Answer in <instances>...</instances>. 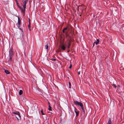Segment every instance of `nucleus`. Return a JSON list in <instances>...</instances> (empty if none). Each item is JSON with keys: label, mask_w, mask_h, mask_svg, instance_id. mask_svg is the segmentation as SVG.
I'll return each instance as SVG.
<instances>
[{"label": "nucleus", "mask_w": 124, "mask_h": 124, "mask_svg": "<svg viewBox=\"0 0 124 124\" xmlns=\"http://www.w3.org/2000/svg\"><path fill=\"white\" fill-rule=\"evenodd\" d=\"M48 110L49 111H52V108L50 105H49V108H48Z\"/></svg>", "instance_id": "14"}, {"label": "nucleus", "mask_w": 124, "mask_h": 124, "mask_svg": "<svg viewBox=\"0 0 124 124\" xmlns=\"http://www.w3.org/2000/svg\"><path fill=\"white\" fill-rule=\"evenodd\" d=\"M18 23L19 25H21V20L20 19V18L19 17H18Z\"/></svg>", "instance_id": "7"}, {"label": "nucleus", "mask_w": 124, "mask_h": 124, "mask_svg": "<svg viewBox=\"0 0 124 124\" xmlns=\"http://www.w3.org/2000/svg\"><path fill=\"white\" fill-rule=\"evenodd\" d=\"M99 40L98 39H97V41L94 42V43H95L96 45L98 44L99 43Z\"/></svg>", "instance_id": "10"}, {"label": "nucleus", "mask_w": 124, "mask_h": 124, "mask_svg": "<svg viewBox=\"0 0 124 124\" xmlns=\"http://www.w3.org/2000/svg\"><path fill=\"white\" fill-rule=\"evenodd\" d=\"M68 42H66L64 44L61 43L59 46L60 48L63 51L66 50V47L68 49L70 46L71 43L70 39H69Z\"/></svg>", "instance_id": "1"}, {"label": "nucleus", "mask_w": 124, "mask_h": 124, "mask_svg": "<svg viewBox=\"0 0 124 124\" xmlns=\"http://www.w3.org/2000/svg\"><path fill=\"white\" fill-rule=\"evenodd\" d=\"M48 46L47 45H46V48L47 50L48 49Z\"/></svg>", "instance_id": "20"}, {"label": "nucleus", "mask_w": 124, "mask_h": 124, "mask_svg": "<svg viewBox=\"0 0 124 124\" xmlns=\"http://www.w3.org/2000/svg\"><path fill=\"white\" fill-rule=\"evenodd\" d=\"M28 26L29 29H30V31L31 30L30 28H31V27L30 26V24H29V25H28Z\"/></svg>", "instance_id": "19"}, {"label": "nucleus", "mask_w": 124, "mask_h": 124, "mask_svg": "<svg viewBox=\"0 0 124 124\" xmlns=\"http://www.w3.org/2000/svg\"><path fill=\"white\" fill-rule=\"evenodd\" d=\"M20 25H18V27L19 28H20Z\"/></svg>", "instance_id": "29"}, {"label": "nucleus", "mask_w": 124, "mask_h": 124, "mask_svg": "<svg viewBox=\"0 0 124 124\" xmlns=\"http://www.w3.org/2000/svg\"><path fill=\"white\" fill-rule=\"evenodd\" d=\"M23 93V91L22 90H19V95H20L22 94Z\"/></svg>", "instance_id": "13"}, {"label": "nucleus", "mask_w": 124, "mask_h": 124, "mask_svg": "<svg viewBox=\"0 0 124 124\" xmlns=\"http://www.w3.org/2000/svg\"><path fill=\"white\" fill-rule=\"evenodd\" d=\"M29 24H30V19L29 18Z\"/></svg>", "instance_id": "28"}, {"label": "nucleus", "mask_w": 124, "mask_h": 124, "mask_svg": "<svg viewBox=\"0 0 124 124\" xmlns=\"http://www.w3.org/2000/svg\"><path fill=\"white\" fill-rule=\"evenodd\" d=\"M69 52V51H68V52Z\"/></svg>", "instance_id": "36"}, {"label": "nucleus", "mask_w": 124, "mask_h": 124, "mask_svg": "<svg viewBox=\"0 0 124 124\" xmlns=\"http://www.w3.org/2000/svg\"><path fill=\"white\" fill-rule=\"evenodd\" d=\"M17 5L18 7L20 8H21V7L19 6V4L18 2V1L17 0H15Z\"/></svg>", "instance_id": "12"}, {"label": "nucleus", "mask_w": 124, "mask_h": 124, "mask_svg": "<svg viewBox=\"0 0 124 124\" xmlns=\"http://www.w3.org/2000/svg\"><path fill=\"white\" fill-rule=\"evenodd\" d=\"M20 9L21 10L22 12V13H23L24 14L25 13V9H23L21 7V8H20Z\"/></svg>", "instance_id": "8"}, {"label": "nucleus", "mask_w": 124, "mask_h": 124, "mask_svg": "<svg viewBox=\"0 0 124 124\" xmlns=\"http://www.w3.org/2000/svg\"><path fill=\"white\" fill-rule=\"evenodd\" d=\"M72 67V65H71V64L69 67V68L71 69V68Z\"/></svg>", "instance_id": "24"}, {"label": "nucleus", "mask_w": 124, "mask_h": 124, "mask_svg": "<svg viewBox=\"0 0 124 124\" xmlns=\"http://www.w3.org/2000/svg\"><path fill=\"white\" fill-rule=\"evenodd\" d=\"M78 75H79L80 74V71H79L78 72Z\"/></svg>", "instance_id": "30"}, {"label": "nucleus", "mask_w": 124, "mask_h": 124, "mask_svg": "<svg viewBox=\"0 0 124 124\" xmlns=\"http://www.w3.org/2000/svg\"><path fill=\"white\" fill-rule=\"evenodd\" d=\"M69 88H70V86H71V83H70V82H69Z\"/></svg>", "instance_id": "22"}, {"label": "nucleus", "mask_w": 124, "mask_h": 124, "mask_svg": "<svg viewBox=\"0 0 124 124\" xmlns=\"http://www.w3.org/2000/svg\"><path fill=\"white\" fill-rule=\"evenodd\" d=\"M95 44V43H93V47H94V45Z\"/></svg>", "instance_id": "31"}, {"label": "nucleus", "mask_w": 124, "mask_h": 124, "mask_svg": "<svg viewBox=\"0 0 124 124\" xmlns=\"http://www.w3.org/2000/svg\"><path fill=\"white\" fill-rule=\"evenodd\" d=\"M67 29V27H66L63 29V30H64V31H65Z\"/></svg>", "instance_id": "23"}, {"label": "nucleus", "mask_w": 124, "mask_h": 124, "mask_svg": "<svg viewBox=\"0 0 124 124\" xmlns=\"http://www.w3.org/2000/svg\"><path fill=\"white\" fill-rule=\"evenodd\" d=\"M107 124H112L111 119L110 118H109V120L108 121Z\"/></svg>", "instance_id": "9"}, {"label": "nucleus", "mask_w": 124, "mask_h": 124, "mask_svg": "<svg viewBox=\"0 0 124 124\" xmlns=\"http://www.w3.org/2000/svg\"><path fill=\"white\" fill-rule=\"evenodd\" d=\"M113 85L114 88H116L117 86L115 84H113Z\"/></svg>", "instance_id": "18"}, {"label": "nucleus", "mask_w": 124, "mask_h": 124, "mask_svg": "<svg viewBox=\"0 0 124 124\" xmlns=\"http://www.w3.org/2000/svg\"><path fill=\"white\" fill-rule=\"evenodd\" d=\"M22 2H24L23 0H22Z\"/></svg>", "instance_id": "32"}, {"label": "nucleus", "mask_w": 124, "mask_h": 124, "mask_svg": "<svg viewBox=\"0 0 124 124\" xmlns=\"http://www.w3.org/2000/svg\"><path fill=\"white\" fill-rule=\"evenodd\" d=\"M83 9H84L85 10L86 9V7L85 6H84L83 7Z\"/></svg>", "instance_id": "21"}, {"label": "nucleus", "mask_w": 124, "mask_h": 124, "mask_svg": "<svg viewBox=\"0 0 124 124\" xmlns=\"http://www.w3.org/2000/svg\"><path fill=\"white\" fill-rule=\"evenodd\" d=\"M74 104L76 105H79L81 108L82 109V111L83 113V114L85 113V111L84 108L83 106L82 103L81 102H79L77 101H74Z\"/></svg>", "instance_id": "3"}, {"label": "nucleus", "mask_w": 124, "mask_h": 124, "mask_svg": "<svg viewBox=\"0 0 124 124\" xmlns=\"http://www.w3.org/2000/svg\"><path fill=\"white\" fill-rule=\"evenodd\" d=\"M48 104H49V105H49V104H50V103H49V102H48Z\"/></svg>", "instance_id": "34"}, {"label": "nucleus", "mask_w": 124, "mask_h": 124, "mask_svg": "<svg viewBox=\"0 0 124 124\" xmlns=\"http://www.w3.org/2000/svg\"><path fill=\"white\" fill-rule=\"evenodd\" d=\"M19 29L20 30H22V32H23V30H22V29H21V28H19Z\"/></svg>", "instance_id": "26"}, {"label": "nucleus", "mask_w": 124, "mask_h": 124, "mask_svg": "<svg viewBox=\"0 0 124 124\" xmlns=\"http://www.w3.org/2000/svg\"><path fill=\"white\" fill-rule=\"evenodd\" d=\"M14 54V52L12 48H11L10 49L9 51V58L8 59L9 62H11L12 61V57L13 56Z\"/></svg>", "instance_id": "2"}, {"label": "nucleus", "mask_w": 124, "mask_h": 124, "mask_svg": "<svg viewBox=\"0 0 124 124\" xmlns=\"http://www.w3.org/2000/svg\"><path fill=\"white\" fill-rule=\"evenodd\" d=\"M41 112L42 115H44L45 114L43 112V109H41Z\"/></svg>", "instance_id": "15"}, {"label": "nucleus", "mask_w": 124, "mask_h": 124, "mask_svg": "<svg viewBox=\"0 0 124 124\" xmlns=\"http://www.w3.org/2000/svg\"><path fill=\"white\" fill-rule=\"evenodd\" d=\"M17 116V117H18V116H17H17Z\"/></svg>", "instance_id": "35"}, {"label": "nucleus", "mask_w": 124, "mask_h": 124, "mask_svg": "<svg viewBox=\"0 0 124 124\" xmlns=\"http://www.w3.org/2000/svg\"><path fill=\"white\" fill-rule=\"evenodd\" d=\"M4 72L7 74H9L10 72H9V71L7 70L4 69Z\"/></svg>", "instance_id": "11"}, {"label": "nucleus", "mask_w": 124, "mask_h": 124, "mask_svg": "<svg viewBox=\"0 0 124 124\" xmlns=\"http://www.w3.org/2000/svg\"><path fill=\"white\" fill-rule=\"evenodd\" d=\"M51 60L52 61H53L54 60L55 61L56 60V59H54V58H52L51 59Z\"/></svg>", "instance_id": "25"}, {"label": "nucleus", "mask_w": 124, "mask_h": 124, "mask_svg": "<svg viewBox=\"0 0 124 124\" xmlns=\"http://www.w3.org/2000/svg\"><path fill=\"white\" fill-rule=\"evenodd\" d=\"M74 111L76 114V116H78L79 115V112L78 111H77V109L75 110V107H74Z\"/></svg>", "instance_id": "5"}, {"label": "nucleus", "mask_w": 124, "mask_h": 124, "mask_svg": "<svg viewBox=\"0 0 124 124\" xmlns=\"http://www.w3.org/2000/svg\"><path fill=\"white\" fill-rule=\"evenodd\" d=\"M26 5L24 4L23 6V7L24 9H25L26 8Z\"/></svg>", "instance_id": "17"}, {"label": "nucleus", "mask_w": 124, "mask_h": 124, "mask_svg": "<svg viewBox=\"0 0 124 124\" xmlns=\"http://www.w3.org/2000/svg\"><path fill=\"white\" fill-rule=\"evenodd\" d=\"M12 114H16L18 116V117L17 116L16 117L17 118V119L18 120H20L21 119V116L20 114V113L19 112L16 111V112H13L12 113Z\"/></svg>", "instance_id": "4"}, {"label": "nucleus", "mask_w": 124, "mask_h": 124, "mask_svg": "<svg viewBox=\"0 0 124 124\" xmlns=\"http://www.w3.org/2000/svg\"><path fill=\"white\" fill-rule=\"evenodd\" d=\"M81 16V15H79V16Z\"/></svg>", "instance_id": "33"}, {"label": "nucleus", "mask_w": 124, "mask_h": 124, "mask_svg": "<svg viewBox=\"0 0 124 124\" xmlns=\"http://www.w3.org/2000/svg\"><path fill=\"white\" fill-rule=\"evenodd\" d=\"M67 32H65V35L66 36V37H68L69 38H70V39H69V38L66 42H68V40L69 39H70H70L71 37L68 34H67Z\"/></svg>", "instance_id": "6"}, {"label": "nucleus", "mask_w": 124, "mask_h": 124, "mask_svg": "<svg viewBox=\"0 0 124 124\" xmlns=\"http://www.w3.org/2000/svg\"><path fill=\"white\" fill-rule=\"evenodd\" d=\"M28 1V0H25L24 1V4L26 5V4Z\"/></svg>", "instance_id": "16"}, {"label": "nucleus", "mask_w": 124, "mask_h": 124, "mask_svg": "<svg viewBox=\"0 0 124 124\" xmlns=\"http://www.w3.org/2000/svg\"><path fill=\"white\" fill-rule=\"evenodd\" d=\"M62 32L63 33H65V31H64V30H62Z\"/></svg>", "instance_id": "27"}]
</instances>
